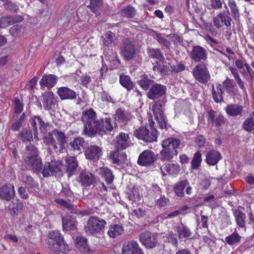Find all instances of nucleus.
<instances>
[{"label":"nucleus","mask_w":254,"mask_h":254,"mask_svg":"<svg viewBox=\"0 0 254 254\" xmlns=\"http://www.w3.org/2000/svg\"><path fill=\"white\" fill-rule=\"evenodd\" d=\"M153 69L154 71L160 72L162 75L169 74L171 72L167 66H163V67L154 66Z\"/></svg>","instance_id":"nucleus-59"},{"label":"nucleus","mask_w":254,"mask_h":254,"mask_svg":"<svg viewBox=\"0 0 254 254\" xmlns=\"http://www.w3.org/2000/svg\"><path fill=\"white\" fill-rule=\"evenodd\" d=\"M180 144V140L176 138L170 137L164 140L162 143V150L160 151L161 159L169 161L177 156V148Z\"/></svg>","instance_id":"nucleus-2"},{"label":"nucleus","mask_w":254,"mask_h":254,"mask_svg":"<svg viewBox=\"0 0 254 254\" xmlns=\"http://www.w3.org/2000/svg\"><path fill=\"white\" fill-rule=\"evenodd\" d=\"M38 80V77L37 76H34L30 80L29 83L27 84L26 88L30 90L34 89L37 85Z\"/></svg>","instance_id":"nucleus-64"},{"label":"nucleus","mask_w":254,"mask_h":254,"mask_svg":"<svg viewBox=\"0 0 254 254\" xmlns=\"http://www.w3.org/2000/svg\"><path fill=\"white\" fill-rule=\"evenodd\" d=\"M176 231L180 239L189 238L191 235L190 230L183 224L177 226Z\"/></svg>","instance_id":"nucleus-36"},{"label":"nucleus","mask_w":254,"mask_h":254,"mask_svg":"<svg viewBox=\"0 0 254 254\" xmlns=\"http://www.w3.org/2000/svg\"><path fill=\"white\" fill-rule=\"evenodd\" d=\"M204 203L212 208H214L218 205L217 200L214 199V196L213 195L205 196L204 198Z\"/></svg>","instance_id":"nucleus-52"},{"label":"nucleus","mask_w":254,"mask_h":254,"mask_svg":"<svg viewBox=\"0 0 254 254\" xmlns=\"http://www.w3.org/2000/svg\"><path fill=\"white\" fill-rule=\"evenodd\" d=\"M85 155L88 159L98 160L102 155V151L101 148L97 145H91L86 149Z\"/></svg>","instance_id":"nucleus-19"},{"label":"nucleus","mask_w":254,"mask_h":254,"mask_svg":"<svg viewBox=\"0 0 254 254\" xmlns=\"http://www.w3.org/2000/svg\"><path fill=\"white\" fill-rule=\"evenodd\" d=\"M62 164L60 162L51 160L46 162L42 171L43 175L47 177L51 175H57L62 172Z\"/></svg>","instance_id":"nucleus-8"},{"label":"nucleus","mask_w":254,"mask_h":254,"mask_svg":"<svg viewBox=\"0 0 254 254\" xmlns=\"http://www.w3.org/2000/svg\"><path fill=\"white\" fill-rule=\"evenodd\" d=\"M167 87L165 85L155 83L149 89L147 93V97L150 99L155 100L165 95Z\"/></svg>","instance_id":"nucleus-11"},{"label":"nucleus","mask_w":254,"mask_h":254,"mask_svg":"<svg viewBox=\"0 0 254 254\" xmlns=\"http://www.w3.org/2000/svg\"><path fill=\"white\" fill-rule=\"evenodd\" d=\"M43 107L46 110H52L55 106L56 100L52 92H45L43 94Z\"/></svg>","instance_id":"nucleus-21"},{"label":"nucleus","mask_w":254,"mask_h":254,"mask_svg":"<svg viewBox=\"0 0 254 254\" xmlns=\"http://www.w3.org/2000/svg\"><path fill=\"white\" fill-rule=\"evenodd\" d=\"M241 239V236L236 231L227 236L225 240V242L229 245H237Z\"/></svg>","instance_id":"nucleus-42"},{"label":"nucleus","mask_w":254,"mask_h":254,"mask_svg":"<svg viewBox=\"0 0 254 254\" xmlns=\"http://www.w3.org/2000/svg\"><path fill=\"white\" fill-rule=\"evenodd\" d=\"M53 134L58 141V143H57L59 147L58 150L61 151L63 149L64 143L65 142V135L63 132L58 131L57 129H54L53 131Z\"/></svg>","instance_id":"nucleus-35"},{"label":"nucleus","mask_w":254,"mask_h":254,"mask_svg":"<svg viewBox=\"0 0 254 254\" xmlns=\"http://www.w3.org/2000/svg\"><path fill=\"white\" fill-rule=\"evenodd\" d=\"M162 173L163 175H166L167 174L171 175H176L180 171V166L178 164L170 163L165 165L161 167Z\"/></svg>","instance_id":"nucleus-27"},{"label":"nucleus","mask_w":254,"mask_h":254,"mask_svg":"<svg viewBox=\"0 0 254 254\" xmlns=\"http://www.w3.org/2000/svg\"><path fill=\"white\" fill-rule=\"evenodd\" d=\"M133 134L138 139L145 142H151L156 141L157 138L156 131H150L148 128L144 127L135 130Z\"/></svg>","instance_id":"nucleus-6"},{"label":"nucleus","mask_w":254,"mask_h":254,"mask_svg":"<svg viewBox=\"0 0 254 254\" xmlns=\"http://www.w3.org/2000/svg\"><path fill=\"white\" fill-rule=\"evenodd\" d=\"M128 135L125 133H120L116 139V146L118 150L126 148L129 145Z\"/></svg>","instance_id":"nucleus-25"},{"label":"nucleus","mask_w":254,"mask_h":254,"mask_svg":"<svg viewBox=\"0 0 254 254\" xmlns=\"http://www.w3.org/2000/svg\"><path fill=\"white\" fill-rule=\"evenodd\" d=\"M22 18L20 16L12 17L11 16H3L0 18V28H5L14 22L21 21Z\"/></svg>","instance_id":"nucleus-32"},{"label":"nucleus","mask_w":254,"mask_h":254,"mask_svg":"<svg viewBox=\"0 0 254 254\" xmlns=\"http://www.w3.org/2000/svg\"><path fill=\"white\" fill-rule=\"evenodd\" d=\"M151 33H153L152 35L153 36L156 35L157 40L161 44L165 46L167 48L169 47L170 43L168 40L163 38L160 34H158L154 31H151Z\"/></svg>","instance_id":"nucleus-58"},{"label":"nucleus","mask_w":254,"mask_h":254,"mask_svg":"<svg viewBox=\"0 0 254 254\" xmlns=\"http://www.w3.org/2000/svg\"><path fill=\"white\" fill-rule=\"evenodd\" d=\"M63 228L65 230H74L76 227V221L70 216L66 215L63 217Z\"/></svg>","instance_id":"nucleus-33"},{"label":"nucleus","mask_w":254,"mask_h":254,"mask_svg":"<svg viewBox=\"0 0 254 254\" xmlns=\"http://www.w3.org/2000/svg\"><path fill=\"white\" fill-rule=\"evenodd\" d=\"M139 240L141 243L146 248H154L157 244L156 236L149 232H145L140 235Z\"/></svg>","instance_id":"nucleus-15"},{"label":"nucleus","mask_w":254,"mask_h":254,"mask_svg":"<svg viewBox=\"0 0 254 254\" xmlns=\"http://www.w3.org/2000/svg\"><path fill=\"white\" fill-rule=\"evenodd\" d=\"M142 194L139 190L136 187H133L128 193V199L132 201H138L140 200Z\"/></svg>","instance_id":"nucleus-44"},{"label":"nucleus","mask_w":254,"mask_h":254,"mask_svg":"<svg viewBox=\"0 0 254 254\" xmlns=\"http://www.w3.org/2000/svg\"><path fill=\"white\" fill-rule=\"evenodd\" d=\"M220 153L215 150H210L206 154V162L210 165H216L221 159Z\"/></svg>","instance_id":"nucleus-26"},{"label":"nucleus","mask_w":254,"mask_h":254,"mask_svg":"<svg viewBox=\"0 0 254 254\" xmlns=\"http://www.w3.org/2000/svg\"><path fill=\"white\" fill-rule=\"evenodd\" d=\"M31 125L35 131L38 127L43 132H45L46 131L47 125L39 117H35L31 122Z\"/></svg>","instance_id":"nucleus-34"},{"label":"nucleus","mask_w":254,"mask_h":254,"mask_svg":"<svg viewBox=\"0 0 254 254\" xmlns=\"http://www.w3.org/2000/svg\"><path fill=\"white\" fill-rule=\"evenodd\" d=\"M55 202L61 206H63L64 208L70 210L72 213L81 215L83 216L85 214L84 212L74 208V206L72 205L70 203L65 201L64 199L61 198H57L55 199Z\"/></svg>","instance_id":"nucleus-29"},{"label":"nucleus","mask_w":254,"mask_h":254,"mask_svg":"<svg viewBox=\"0 0 254 254\" xmlns=\"http://www.w3.org/2000/svg\"><path fill=\"white\" fill-rule=\"evenodd\" d=\"M244 107L237 104H230L225 108L228 115L232 117L241 116L243 112Z\"/></svg>","instance_id":"nucleus-22"},{"label":"nucleus","mask_w":254,"mask_h":254,"mask_svg":"<svg viewBox=\"0 0 254 254\" xmlns=\"http://www.w3.org/2000/svg\"><path fill=\"white\" fill-rule=\"evenodd\" d=\"M191 59L195 62L205 61L207 58V52L200 46H193L190 54Z\"/></svg>","instance_id":"nucleus-13"},{"label":"nucleus","mask_w":254,"mask_h":254,"mask_svg":"<svg viewBox=\"0 0 254 254\" xmlns=\"http://www.w3.org/2000/svg\"><path fill=\"white\" fill-rule=\"evenodd\" d=\"M153 82V81L149 79L148 76L143 75L140 76V79L138 80V84L140 87L145 90H147L150 85Z\"/></svg>","instance_id":"nucleus-49"},{"label":"nucleus","mask_w":254,"mask_h":254,"mask_svg":"<svg viewBox=\"0 0 254 254\" xmlns=\"http://www.w3.org/2000/svg\"><path fill=\"white\" fill-rule=\"evenodd\" d=\"M136 13L134 8L131 6L128 5L126 7H124L121 10V14L123 16L132 18Z\"/></svg>","instance_id":"nucleus-48"},{"label":"nucleus","mask_w":254,"mask_h":254,"mask_svg":"<svg viewBox=\"0 0 254 254\" xmlns=\"http://www.w3.org/2000/svg\"><path fill=\"white\" fill-rule=\"evenodd\" d=\"M153 115L161 129L167 127L166 120L164 114L163 105L160 101L156 102L152 107Z\"/></svg>","instance_id":"nucleus-7"},{"label":"nucleus","mask_w":254,"mask_h":254,"mask_svg":"<svg viewBox=\"0 0 254 254\" xmlns=\"http://www.w3.org/2000/svg\"><path fill=\"white\" fill-rule=\"evenodd\" d=\"M79 180L81 185L84 187L89 186L96 181L94 175L86 171L80 173Z\"/></svg>","instance_id":"nucleus-20"},{"label":"nucleus","mask_w":254,"mask_h":254,"mask_svg":"<svg viewBox=\"0 0 254 254\" xmlns=\"http://www.w3.org/2000/svg\"><path fill=\"white\" fill-rule=\"evenodd\" d=\"M151 56L153 58L157 59L160 61L164 60V57L159 49H151L149 50Z\"/></svg>","instance_id":"nucleus-56"},{"label":"nucleus","mask_w":254,"mask_h":254,"mask_svg":"<svg viewBox=\"0 0 254 254\" xmlns=\"http://www.w3.org/2000/svg\"><path fill=\"white\" fill-rule=\"evenodd\" d=\"M49 243L52 245L50 246L51 250L58 254L60 252L66 253L69 251L68 245L64 243L63 237L59 231H52L49 233Z\"/></svg>","instance_id":"nucleus-4"},{"label":"nucleus","mask_w":254,"mask_h":254,"mask_svg":"<svg viewBox=\"0 0 254 254\" xmlns=\"http://www.w3.org/2000/svg\"><path fill=\"white\" fill-rule=\"evenodd\" d=\"M189 182L185 180L177 183L175 187V192L176 195L180 197H182L184 195V189L189 185Z\"/></svg>","instance_id":"nucleus-43"},{"label":"nucleus","mask_w":254,"mask_h":254,"mask_svg":"<svg viewBox=\"0 0 254 254\" xmlns=\"http://www.w3.org/2000/svg\"><path fill=\"white\" fill-rule=\"evenodd\" d=\"M222 7V2L220 0H211L210 4L208 6V8L218 9Z\"/></svg>","instance_id":"nucleus-62"},{"label":"nucleus","mask_w":254,"mask_h":254,"mask_svg":"<svg viewBox=\"0 0 254 254\" xmlns=\"http://www.w3.org/2000/svg\"><path fill=\"white\" fill-rule=\"evenodd\" d=\"M67 171L72 173L75 171L78 164L76 158L74 157H68L66 160Z\"/></svg>","instance_id":"nucleus-45"},{"label":"nucleus","mask_w":254,"mask_h":254,"mask_svg":"<svg viewBox=\"0 0 254 254\" xmlns=\"http://www.w3.org/2000/svg\"><path fill=\"white\" fill-rule=\"evenodd\" d=\"M24 160L29 169L34 172H39L41 170V159L38 155L37 148L33 145H29L26 147Z\"/></svg>","instance_id":"nucleus-1"},{"label":"nucleus","mask_w":254,"mask_h":254,"mask_svg":"<svg viewBox=\"0 0 254 254\" xmlns=\"http://www.w3.org/2000/svg\"><path fill=\"white\" fill-rule=\"evenodd\" d=\"M25 115L24 113H23L19 119L16 121H15L11 125V128L13 131L18 130L21 127L23 123L25 121Z\"/></svg>","instance_id":"nucleus-55"},{"label":"nucleus","mask_w":254,"mask_h":254,"mask_svg":"<svg viewBox=\"0 0 254 254\" xmlns=\"http://www.w3.org/2000/svg\"><path fill=\"white\" fill-rule=\"evenodd\" d=\"M156 159L157 157L152 151L146 150L139 155L137 163L141 166H148L152 165Z\"/></svg>","instance_id":"nucleus-12"},{"label":"nucleus","mask_w":254,"mask_h":254,"mask_svg":"<svg viewBox=\"0 0 254 254\" xmlns=\"http://www.w3.org/2000/svg\"><path fill=\"white\" fill-rule=\"evenodd\" d=\"M98 123H100L99 126L95 127V134L97 132L101 134L103 133H107L108 132H111L113 129V122L111 118L106 117L105 118L101 119L97 121Z\"/></svg>","instance_id":"nucleus-10"},{"label":"nucleus","mask_w":254,"mask_h":254,"mask_svg":"<svg viewBox=\"0 0 254 254\" xmlns=\"http://www.w3.org/2000/svg\"><path fill=\"white\" fill-rule=\"evenodd\" d=\"M135 52L132 42L129 39H125L121 48V52L126 60H130L134 57Z\"/></svg>","instance_id":"nucleus-14"},{"label":"nucleus","mask_w":254,"mask_h":254,"mask_svg":"<svg viewBox=\"0 0 254 254\" xmlns=\"http://www.w3.org/2000/svg\"><path fill=\"white\" fill-rule=\"evenodd\" d=\"M15 104V113L16 114H19L23 111V104L21 101L16 98L14 100Z\"/></svg>","instance_id":"nucleus-63"},{"label":"nucleus","mask_w":254,"mask_h":254,"mask_svg":"<svg viewBox=\"0 0 254 254\" xmlns=\"http://www.w3.org/2000/svg\"><path fill=\"white\" fill-rule=\"evenodd\" d=\"M57 93L62 100L73 99L76 98V93L72 90L65 87L58 88Z\"/></svg>","instance_id":"nucleus-24"},{"label":"nucleus","mask_w":254,"mask_h":254,"mask_svg":"<svg viewBox=\"0 0 254 254\" xmlns=\"http://www.w3.org/2000/svg\"><path fill=\"white\" fill-rule=\"evenodd\" d=\"M193 75L199 82L205 83L210 78V73L204 64H199L195 66L193 69Z\"/></svg>","instance_id":"nucleus-9"},{"label":"nucleus","mask_w":254,"mask_h":254,"mask_svg":"<svg viewBox=\"0 0 254 254\" xmlns=\"http://www.w3.org/2000/svg\"><path fill=\"white\" fill-rule=\"evenodd\" d=\"M96 172L102 178H104L108 184L112 183L114 176L111 170L107 167H101L96 170Z\"/></svg>","instance_id":"nucleus-28"},{"label":"nucleus","mask_w":254,"mask_h":254,"mask_svg":"<svg viewBox=\"0 0 254 254\" xmlns=\"http://www.w3.org/2000/svg\"><path fill=\"white\" fill-rule=\"evenodd\" d=\"M234 215L235 219L238 226L240 228H244L246 231L245 227V219L246 215L240 210H236L235 211Z\"/></svg>","instance_id":"nucleus-40"},{"label":"nucleus","mask_w":254,"mask_h":254,"mask_svg":"<svg viewBox=\"0 0 254 254\" xmlns=\"http://www.w3.org/2000/svg\"><path fill=\"white\" fill-rule=\"evenodd\" d=\"M124 231L123 227L118 224L111 225L108 231V235L111 238H116L121 235Z\"/></svg>","instance_id":"nucleus-37"},{"label":"nucleus","mask_w":254,"mask_h":254,"mask_svg":"<svg viewBox=\"0 0 254 254\" xmlns=\"http://www.w3.org/2000/svg\"><path fill=\"white\" fill-rule=\"evenodd\" d=\"M83 143L84 140L82 137H77L70 142L69 145L74 151L80 152L83 147Z\"/></svg>","instance_id":"nucleus-46"},{"label":"nucleus","mask_w":254,"mask_h":254,"mask_svg":"<svg viewBox=\"0 0 254 254\" xmlns=\"http://www.w3.org/2000/svg\"><path fill=\"white\" fill-rule=\"evenodd\" d=\"M228 5L231 8L232 12L234 14V16H238L239 13L235 1L233 0H229Z\"/></svg>","instance_id":"nucleus-60"},{"label":"nucleus","mask_w":254,"mask_h":254,"mask_svg":"<svg viewBox=\"0 0 254 254\" xmlns=\"http://www.w3.org/2000/svg\"><path fill=\"white\" fill-rule=\"evenodd\" d=\"M58 79V77L54 74L43 75L39 82L41 88L45 87L48 89L52 88L57 83Z\"/></svg>","instance_id":"nucleus-18"},{"label":"nucleus","mask_w":254,"mask_h":254,"mask_svg":"<svg viewBox=\"0 0 254 254\" xmlns=\"http://www.w3.org/2000/svg\"><path fill=\"white\" fill-rule=\"evenodd\" d=\"M24 28L21 24H16L11 27L9 29L10 34L13 36H18L23 33Z\"/></svg>","instance_id":"nucleus-50"},{"label":"nucleus","mask_w":254,"mask_h":254,"mask_svg":"<svg viewBox=\"0 0 254 254\" xmlns=\"http://www.w3.org/2000/svg\"><path fill=\"white\" fill-rule=\"evenodd\" d=\"M169 200L165 196H161L156 200V205L159 208L165 207L167 205Z\"/></svg>","instance_id":"nucleus-61"},{"label":"nucleus","mask_w":254,"mask_h":254,"mask_svg":"<svg viewBox=\"0 0 254 254\" xmlns=\"http://www.w3.org/2000/svg\"><path fill=\"white\" fill-rule=\"evenodd\" d=\"M96 115L92 109L82 112V120L84 123L83 133L88 136L95 134V127L100 124L97 122L98 120H96Z\"/></svg>","instance_id":"nucleus-3"},{"label":"nucleus","mask_w":254,"mask_h":254,"mask_svg":"<svg viewBox=\"0 0 254 254\" xmlns=\"http://www.w3.org/2000/svg\"><path fill=\"white\" fill-rule=\"evenodd\" d=\"M106 224L103 219L97 217H90L84 226V231L89 235L96 236L100 234Z\"/></svg>","instance_id":"nucleus-5"},{"label":"nucleus","mask_w":254,"mask_h":254,"mask_svg":"<svg viewBox=\"0 0 254 254\" xmlns=\"http://www.w3.org/2000/svg\"><path fill=\"white\" fill-rule=\"evenodd\" d=\"M20 137L24 142H29L32 139V134L30 131L26 129L21 132Z\"/></svg>","instance_id":"nucleus-57"},{"label":"nucleus","mask_w":254,"mask_h":254,"mask_svg":"<svg viewBox=\"0 0 254 254\" xmlns=\"http://www.w3.org/2000/svg\"><path fill=\"white\" fill-rule=\"evenodd\" d=\"M231 18L225 13H220L213 18L214 25L217 28H220L223 24L229 28L231 25Z\"/></svg>","instance_id":"nucleus-16"},{"label":"nucleus","mask_w":254,"mask_h":254,"mask_svg":"<svg viewBox=\"0 0 254 254\" xmlns=\"http://www.w3.org/2000/svg\"><path fill=\"white\" fill-rule=\"evenodd\" d=\"M116 41L115 35L110 31H107L105 35L103 36V49L105 52L108 48L112 47L115 45Z\"/></svg>","instance_id":"nucleus-23"},{"label":"nucleus","mask_w":254,"mask_h":254,"mask_svg":"<svg viewBox=\"0 0 254 254\" xmlns=\"http://www.w3.org/2000/svg\"><path fill=\"white\" fill-rule=\"evenodd\" d=\"M202 161L201 154L200 151L196 152L191 161V167L193 169H197Z\"/></svg>","instance_id":"nucleus-53"},{"label":"nucleus","mask_w":254,"mask_h":254,"mask_svg":"<svg viewBox=\"0 0 254 254\" xmlns=\"http://www.w3.org/2000/svg\"><path fill=\"white\" fill-rule=\"evenodd\" d=\"M223 86L228 93H234L235 92V87L233 81L228 77H227L223 82Z\"/></svg>","instance_id":"nucleus-51"},{"label":"nucleus","mask_w":254,"mask_h":254,"mask_svg":"<svg viewBox=\"0 0 254 254\" xmlns=\"http://www.w3.org/2000/svg\"><path fill=\"white\" fill-rule=\"evenodd\" d=\"M74 245L80 252H86L89 250L87 240L84 237H77L74 240Z\"/></svg>","instance_id":"nucleus-30"},{"label":"nucleus","mask_w":254,"mask_h":254,"mask_svg":"<svg viewBox=\"0 0 254 254\" xmlns=\"http://www.w3.org/2000/svg\"><path fill=\"white\" fill-rule=\"evenodd\" d=\"M14 187L12 185L6 184L0 188V198L9 200L15 196Z\"/></svg>","instance_id":"nucleus-17"},{"label":"nucleus","mask_w":254,"mask_h":254,"mask_svg":"<svg viewBox=\"0 0 254 254\" xmlns=\"http://www.w3.org/2000/svg\"><path fill=\"white\" fill-rule=\"evenodd\" d=\"M138 247L137 243L135 241L126 242L123 245L122 254H132Z\"/></svg>","instance_id":"nucleus-31"},{"label":"nucleus","mask_w":254,"mask_h":254,"mask_svg":"<svg viewBox=\"0 0 254 254\" xmlns=\"http://www.w3.org/2000/svg\"><path fill=\"white\" fill-rule=\"evenodd\" d=\"M242 127L243 129L248 132H251L254 130V112L245 120Z\"/></svg>","instance_id":"nucleus-38"},{"label":"nucleus","mask_w":254,"mask_h":254,"mask_svg":"<svg viewBox=\"0 0 254 254\" xmlns=\"http://www.w3.org/2000/svg\"><path fill=\"white\" fill-rule=\"evenodd\" d=\"M115 116L116 118L121 121H127L128 120V113L121 109L117 110Z\"/></svg>","instance_id":"nucleus-54"},{"label":"nucleus","mask_w":254,"mask_h":254,"mask_svg":"<svg viewBox=\"0 0 254 254\" xmlns=\"http://www.w3.org/2000/svg\"><path fill=\"white\" fill-rule=\"evenodd\" d=\"M53 131L49 132L44 137V141L47 144L51 146L56 152L59 151V147L54 138Z\"/></svg>","instance_id":"nucleus-41"},{"label":"nucleus","mask_w":254,"mask_h":254,"mask_svg":"<svg viewBox=\"0 0 254 254\" xmlns=\"http://www.w3.org/2000/svg\"><path fill=\"white\" fill-rule=\"evenodd\" d=\"M120 82L121 85L128 90L132 89L133 87V83L128 76L121 75Z\"/></svg>","instance_id":"nucleus-47"},{"label":"nucleus","mask_w":254,"mask_h":254,"mask_svg":"<svg viewBox=\"0 0 254 254\" xmlns=\"http://www.w3.org/2000/svg\"><path fill=\"white\" fill-rule=\"evenodd\" d=\"M212 96L214 100L216 103H220L223 101L222 94L223 91L221 84H218L216 88L212 86Z\"/></svg>","instance_id":"nucleus-39"}]
</instances>
